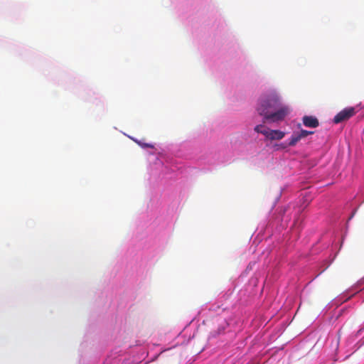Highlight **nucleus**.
Masks as SVG:
<instances>
[{"instance_id": "obj_7", "label": "nucleus", "mask_w": 364, "mask_h": 364, "mask_svg": "<svg viewBox=\"0 0 364 364\" xmlns=\"http://www.w3.org/2000/svg\"><path fill=\"white\" fill-rule=\"evenodd\" d=\"M299 133H300V135L302 136V138H304L310 134H314V132L302 129V130H301V132Z\"/></svg>"}, {"instance_id": "obj_8", "label": "nucleus", "mask_w": 364, "mask_h": 364, "mask_svg": "<svg viewBox=\"0 0 364 364\" xmlns=\"http://www.w3.org/2000/svg\"><path fill=\"white\" fill-rule=\"evenodd\" d=\"M142 147H148V148H154V146L150 144H141Z\"/></svg>"}, {"instance_id": "obj_5", "label": "nucleus", "mask_w": 364, "mask_h": 364, "mask_svg": "<svg viewBox=\"0 0 364 364\" xmlns=\"http://www.w3.org/2000/svg\"><path fill=\"white\" fill-rule=\"evenodd\" d=\"M302 139V136L300 135V133H294L291 135V138L289 139V141L288 145L290 146H295L301 139Z\"/></svg>"}, {"instance_id": "obj_1", "label": "nucleus", "mask_w": 364, "mask_h": 364, "mask_svg": "<svg viewBox=\"0 0 364 364\" xmlns=\"http://www.w3.org/2000/svg\"><path fill=\"white\" fill-rule=\"evenodd\" d=\"M257 113L263 117V122H278L284 119L289 114V107L282 104L281 97L276 91L262 95L259 99Z\"/></svg>"}, {"instance_id": "obj_6", "label": "nucleus", "mask_w": 364, "mask_h": 364, "mask_svg": "<svg viewBox=\"0 0 364 364\" xmlns=\"http://www.w3.org/2000/svg\"><path fill=\"white\" fill-rule=\"evenodd\" d=\"M268 129L269 128L265 127L263 124H259L257 125L254 129L256 132L260 133L264 136H266Z\"/></svg>"}, {"instance_id": "obj_4", "label": "nucleus", "mask_w": 364, "mask_h": 364, "mask_svg": "<svg viewBox=\"0 0 364 364\" xmlns=\"http://www.w3.org/2000/svg\"><path fill=\"white\" fill-rule=\"evenodd\" d=\"M285 136V133L280 130H273L268 129L266 138L269 140H280Z\"/></svg>"}, {"instance_id": "obj_3", "label": "nucleus", "mask_w": 364, "mask_h": 364, "mask_svg": "<svg viewBox=\"0 0 364 364\" xmlns=\"http://www.w3.org/2000/svg\"><path fill=\"white\" fill-rule=\"evenodd\" d=\"M302 122L304 125L306 127L316 128L319 125L318 119L314 116H304Z\"/></svg>"}, {"instance_id": "obj_2", "label": "nucleus", "mask_w": 364, "mask_h": 364, "mask_svg": "<svg viewBox=\"0 0 364 364\" xmlns=\"http://www.w3.org/2000/svg\"><path fill=\"white\" fill-rule=\"evenodd\" d=\"M355 114V108L353 107H347L339 112L333 118L335 124L341 123L343 121L348 120L351 117Z\"/></svg>"}]
</instances>
